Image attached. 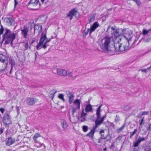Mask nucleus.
Here are the masks:
<instances>
[{
  "label": "nucleus",
  "instance_id": "obj_1",
  "mask_svg": "<svg viewBox=\"0 0 151 151\" xmlns=\"http://www.w3.org/2000/svg\"><path fill=\"white\" fill-rule=\"evenodd\" d=\"M114 36L115 38L116 42H118L124 38L128 42L132 37V32L130 30L128 29L122 30L118 29L115 31Z\"/></svg>",
  "mask_w": 151,
  "mask_h": 151
},
{
  "label": "nucleus",
  "instance_id": "obj_2",
  "mask_svg": "<svg viewBox=\"0 0 151 151\" xmlns=\"http://www.w3.org/2000/svg\"><path fill=\"white\" fill-rule=\"evenodd\" d=\"M116 42L114 35L112 37L106 36L99 40V44L102 51L108 52L111 45L113 44L114 45Z\"/></svg>",
  "mask_w": 151,
  "mask_h": 151
},
{
  "label": "nucleus",
  "instance_id": "obj_3",
  "mask_svg": "<svg viewBox=\"0 0 151 151\" xmlns=\"http://www.w3.org/2000/svg\"><path fill=\"white\" fill-rule=\"evenodd\" d=\"M49 42V40L46 38V35L42 34L40 38L38 45L36 46L37 50H40L42 48L44 49L47 47V43Z\"/></svg>",
  "mask_w": 151,
  "mask_h": 151
},
{
  "label": "nucleus",
  "instance_id": "obj_4",
  "mask_svg": "<svg viewBox=\"0 0 151 151\" xmlns=\"http://www.w3.org/2000/svg\"><path fill=\"white\" fill-rule=\"evenodd\" d=\"M15 37V35L10 32L9 30L6 29L4 35V40L5 41V44H7L11 42V44Z\"/></svg>",
  "mask_w": 151,
  "mask_h": 151
},
{
  "label": "nucleus",
  "instance_id": "obj_5",
  "mask_svg": "<svg viewBox=\"0 0 151 151\" xmlns=\"http://www.w3.org/2000/svg\"><path fill=\"white\" fill-rule=\"evenodd\" d=\"M119 41L118 42L116 41L115 43L114 47L116 51H123L127 49L128 42H126L119 44Z\"/></svg>",
  "mask_w": 151,
  "mask_h": 151
},
{
  "label": "nucleus",
  "instance_id": "obj_6",
  "mask_svg": "<svg viewBox=\"0 0 151 151\" xmlns=\"http://www.w3.org/2000/svg\"><path fill=\"white\" fill-rule=\"evenodd\" d=\"M101 106H100L96 110V115L97 118L95 121V129L99 125H100L104 121L105 116L101 118L100 112Z\"/></svg>",
  "mask_w": 151,
  "mask_h": 151
},
{
  "label": "nucleus",
  "instance_id": "obj_7",
  "mask_svg": "<svg viewBox=\"0 0 151 151\" xmlns=\"http://www.w3.org/2000/svg\"><path fill=\"white\" fill-rule=\"evenodd\" d=\"M8 61L6 56L0 54V72L3 70L6 67Z\"/></svg>",
  "mask_w": 151,
  "mask_h": 151
},
{
  "label": "nucleus",
  "instance_id": "obj_8",
  "mask_svg": "<svg viewBox=\"0 0 151 151\" xmlns=\"http://www.w3.org/2000/svg\"><path fill=\"white\" fill-rule=\"evenodd\" d=\"M81 100L78 99H76L74 100V101L72 104L70 106L72 108V112L73 114L80 108Z\"/></svg>",
  "mask_w": 151,
  "mask_h": 151
},
{
  "label": "nucleus",
  "instance_id": "obj_9",
  "mask_svg": "<svg viewBox=\"0 0 151 151\" xmlns=\"http://www.w3.org/2000/svg\"><path fill=\"white\" fill-rule=\"evenodd\" d=\"M99 27V23L97 22H95L91 25L89 29H86L84 31V32L86 34L89 32L90 34L91 35L92 32L94 31L95 29Z\"/></svg>",
  "mask_w": 151,
  "mask_h": 151
},
{
  "label": "nucleus",
  "instance_id": "obj_10",
  "mask_svg": "<svg viewBox=\"0 0 151 151\" xmlns=\"http://www.w3.org/2000/svg\"><path fill=\"white\" fill-rule=\"evenodd\" d=\"M38 4L39 6L40 5L38 0H30L28 3L27 6L29 9H35Z\"/></svg>",
  "mask_w": 151,
  "mask_h": 151
},
{
  "label": "nucleus",
  "instance_id": "obj_11",
  "mask_svg": "<svg viewBox=\"0 0 151 151\" xmlns=\"http://www.w3.org/2000/svg\"><path fill=\"white\" fill-rule=\"evenodd\" d=\"M38 101V100L35 98H28L25 101L26 104L29 106L32 105Z\"/></svg>",
  "mask_w": 151,
  "mask_h": 151
},
{
  "label": "nucleus",
  "instance_id": "obj_12",
  "mask_svg": "<svg viewBox=\"0 0 151 151\" xmlns=\"http://www.w3.org/2000/svg\"><path fill=\"white\" fill-rule=\"evenodd\" d=\"M79 16V13L75 9L71 10L67 15V17H70V20L72 19L73 16H75L76 17H78Z\"/></svg>",
  "mask_w": 151,
  "mask_h": 151
},
{
  "label": "nucleus",
  "instance_id": "obj_13",
  "mask_svg": "<svg viewBox=\"0 0 151 151\" xmlns=\"http://www.w3.org/2000/svg\"><path fill=\"white\" fill-rule=\"evenodd\" d=\"M40 137V134L37 133L35 134L33 137V140L35 142V145L37 147H40L42 145V144L40 142H38L37 140V139Z\"/></svg>",
  "mask_w": 151,
  "mask_h": 151
},
{
  "label": "nucleus",
  "instance_id": "obj_14",
  "mask_svg": "<svg viewBox=\"0 0 151 151\" xmlns=\"http://www.w3.org/2000/svg\"><path fill=\"white\" fill-rule=\"evenodd\" d=\"M87 114L84 111V109H83L82 112L81 113H79L77 116L78 119L81 122H84L86 119L85 116Z\"/></svg>",
  "mask_w": 151,
  "mask_h": 151
},
{
  "label": "nucleus",
  "instance_id": "obj_15",
  "mask_svg": "<svg viewBox=\"0 0 151 151\" xmlns=\"http://www.w3.org/2000/svg\"><path fill=\"white\" fill-rule=\"evenodd\" d=\"M3 122L6 125H8L11 123V121L9 115L5 114L3 118Z\"/></svg>",
  "mask_w": 151,
  "mask_h": 151
},
{
  "label": "nucleus",
  "instance_id": "obj_16",
  "mask_svg": "<svg viewBox=\"0 0 151 151\" xmlns=\"http://www.w3.org/2000/svg\"><path fill=\"white\" fill-rule=\"evenodd\" d=\"M28 27L26 26H24L23 29L21 30L22 34L23 37L24 38H27L28 35Z\"/></svg>",
  "mask_w": 151,
  "mask_h": 151
},
{
  "label": "nucleus",
  "instance_id": "obj_17",
  "mask_svg": "<svg viewBox=\"0 0 151 151\" xmlns=\"http://www.w3.org/2000/svg\"><path fill=\"white\" fill-rule=\"evenodd\" d=\"M15 142V139L12 137H8L6 140V145L10 146L13 144Z\"/></svg>",
  "mask_w": 151,
  "mask_h": 151
},
{
  "label": "nucleus",
  "instance_id": "obj_18",
  "mask_svg": "<svg viewBox=\"0 0 151 151\" xmlns=\"http://www.w3.org/2000/svg\"><path fill=\"white\" fill-rule=\"evenodd\" d=\"M56 72L57 74L59 75L66 76V70L62 69H56Z\"/></svg>",
  "mask_w": 151,
  "mask_h": 151
},
{
  "label": "nucleus",
  "instance_id": "obj_19",
  "mask_svg": "<svg viewBox=\"0 0 151 151\" xmlns=\"http://www.w3.org/2000/svg\"><path fill=\"white\" fill-rule=\"evenodd\" d=\"M7 25L11 26L14 24V20L11 18H6L5 19Z\"/></svg>",
  "mask_w": 151,
  "mask_h": 151
},
{
  "label": "nucleus",
  "instance_id": "obj_20",
  "mask_svg": "<svg viewBox=\"0 0 151 151\" xmlns=\"http://www.w3.org/2000/svg\"><path fill=\"white\" fill-rule=\"evenodd\" d=\"M69 103L70 106L72 104L73 102L74 101V96L72 93H70L68 96Z\"/></svg>",
  "mask_w": 151,
  "mask_h": 151
},
{
  "label": "nucleus",
  "instance_id": "obj_21",
  "mask_svg": "<svg viewBox=\"0 0 151 151\" xmlns=\"http://www.w3.org/2000/svg\"><path fill=\"white\" fill-rule=\"evenodd\" d=\"M145 139L144 138H141L139 137L138 139L135 142L134 144V146L135 147H137L140 144V142L142 141L145 140Z\"/></svg>",
  "mask_w": 151,
  "mask_h": 151
},
{
  "label": "nucleus",
  "instance_id": "obj_22",
  "mask_svg": "<svg viewBox=\"0 0 151 151\" xmlns=\"http://www.w3.org/2000/svg\"><path fill=\"white\" fill-rule=\"evenodd\" d=\"M34 29L35 31L40 32L42 30V27L41 25L37 24L34 26Z\"/></svg>",
  "mask_w": 151,
  "mask_h": 151
},
{
  "label": "nucleus",
  "instance_id": "obj_23",
  "mask_svg": "<svg viewBox=\"0 0 151 151\" xmlns=\"http://www.w3.org/2000/svg\"><path fill=\"white\" fill-rule=\"evenodd\" d=\"M85 110L86 112L92 111V109L91 106L89 104L86 105V106Z\"/></svg>",
  "mask_w": 151,
  "mask_h": 151
},
{
  "label": "nucleus",
  "instance_id": "obj_24",
  "mask_svg": "<svg viewBox=\"0 0 151 151\" xmlns=\"http://www.w3.org/2000/svg\"><path fill=\"white\" fill-rule=\"evenodd\" d=\"M61 124L62 127L64 129H66L68 127V124L65 120H63L61 122Z\"/></svg>",
  "mask_w": 151,
  "mask_h": 151
},
{
  "label": "nucleus",
  "instance_id": "obj_25",
  "mask_svg": "<svg viewBox=\"0 0 151 151\" xmlns=\"http://www.w3.org/2000/svg\"><path fill=\"white\" fill-rule=\"evenodd\" d=\"M104 133V130H102L100 131V133L101 134V137L102 138H104L105 139H106L107 140H109V139L110 138V137L109 135H108L106 137H104V135H103V134Z\"/></svg>",
  "mask_w": 151,
  "mask_h": 151
},
{
  "label": "nucleus",
  "instance_id": "obj_26",
  "mask_svg": "<svg viewBox=\"0 0 151 151\" xmlns=\"http://www.w3.org/2000/svg\"><path fill=\"white\" fill-rule=\"evenodd\" d=\"M148 26L150 27V29H148V30L144 29L143 30L142 34L143 35H145L148 33L151 30V24L148 25Z\"/></svg>",
  "mask_w": 151,
  "mask_h": 151
},
{
  "label": "nucleus",
  "instance_id": "obj_27",
  "mask_svg": "<svg viewBox=\"0 0 151 151\" xmlns=\"http://www.w3.org/2000/svg\"><path fill=\"white\" fill-rule=\"evenodd\" d=\"M95 20V17L93 15L90 16L88 18L89 23L93 22Z\"/></svg>",
  "mask_w": 151,
  "mask_h": 151
},
{
  "label": "nucleus",
  "instance_id": "obj_28",
  "mask_svg": "<svg viewBox=\"0 0 151 151\" xmlns=\"http://www.w3.org/2000/svg\"><path fill=\"white\" fill-rule=\"evenodd\" d=\"M58 98L61 100L63 102L65 101V99L64 97V95L63 94H60L58 96Z\"/></svg>",
  "mask_w": 151,
  "mask_h": 151
},
{
  "label": "nucleus",
  "instance_id": "obj_29",
  "mask_svg": "<svg viewBox=\"0 0 151 151\" xmlns=\"http://www.w3.org/2000/svg\"><path fill=\"white\" fill-rule=\"evenodd\" d=\"M95 127H94V129L91 130L90 132L87 134L88 136L92 137L93 136L94 133V130L96 129H95Z\"/></svg>",
  "mask_w": 151,
  "mask_h": 151
},
{
  "label": "nucleus",
  "instance_id": "obj_30",
  "mask_svg": "<svg viewBox=\"0 0 151 151\" xmlns=\"http://www.w3.org/2000/svg\"><path fill=\"white\" fill-rule=\"evenodd\" d=\"M125 125H123L120 128L117 129L116 132H117L119 133L121 132L124 127Z\"/></svg>",
  "mask_w": 151,
  "mask_h": 151
},
{
  "label": "nucleus",
  "instance_id": "obj_31",
  "mask_svg": "<svg viewBox=\"0 0 151 151\" xmlns=\"http://www.w3.org/2000/svg\"><path fill=\"white\" fill-rule=\"evenodd\" d=\"M66 76H68L70 77H72L73 76L72 73L69 71L66 70Z\"/></svg>",
  "mask_w": 151,
  "mask_h": 151
},
{
  "label": "nucleus",
  "instance_id": "obj_32",
  "mask_svg": "<svg viewBox=\"0 0 151 151\" xmlns=\"http://www.w3.org/2000/svg\"><path fill=\"white\" fill-rule=\"evenodd\" d=\"M83 131L85 132H86L88 129L87 127L86 126H83Z\"/></svg>",
  "mask_w": 151,
  "mask_h": 151
},
{
  "label": "nucleus",
  "instance_id": "obj_33",
  "mask_svg": "<svg viewBox=\"0 0 151 151\" xmlns=\"http://www.w3.org/2000/svg\"><path fill=\"white\" fill-rule=\"evenodd\" d=\"M11 63H11L12 67H11V69L10 71V73H11L12 70V69L13 66H14V65H15V63L14 62L12 61Z\"/></svg>",
  "mask_w": 151,
  "mask_h": 151
},
{
  "label": "nucleus",
  "instance_id": "obj_34",
  "mask_svg": "<svg viewBox=\"0 0 151 151\" xmlns=\"http://www.w3.org/2000/svg\"><path fill=\"white\" fill-rule=\"evenodd\" d=\"M4 29L2 27H1L0 29V35H1L4 32Z\"/></svg>",
  "mask_w": 151,
  "mask_h": 151
},
{
  "label": "nucleus",
  "instance_id": "obj_35",
  "mask_svg": "<svg viewBox=\"0 0 151 151\" xmlns=\"http://www.w3.org/2000/svg\"><path fill=\"white\" fill-rule=\"evenodd\" d=\"M137 131V129H135L134 130V132H132V134H131V136H133Z\"/></svg>",
  "mask_w": 151,
  "mask_h": 151
},
{
  "label": "nucleus",
  "instance_id": "obj_36",
  "mask_svg": "<svg viewBox=\"0 0 151 151\" xmlns=\"http://www.w3.org/2000/svg\"><path fill=\"white\" fill-rule=\"evenodd\" d=\"M139 70L141 71H142V72H145V73H146V72L147 71V70L146 69H140Z\"/></svg>",
  "mask_w": 151,
  "mask_h": 151
},
{
  "label": "nucleus",
  "instance_id": "obj_37",
  "mask_svg": "<svg viewBox=\"0 0 151 151\" xmlns=\"http://www.w3.org/2000/svg\"><path fill=\"white\" fill-rule=\"evenodd\" d=\"M148 114V112L147 111H145L142 113V115H147Z\"/></svg>",
  "mask_w": 151,
  "mask_h": 151
},
{
  "label": "nucleus",
  "instance_id": "obj_38",
  "mask_svg": "<svg viewBox=\"0 0 151 151\" xmlns=\"http://www.w3.org/2000/svg\"><path fill=\"white\" fill-rule=\"evenodd\" d=\"M21 136H18V137H17V138L16 139V141H19L21 139Z\"/></svg>",
  "mask_w": 151,
  "mask_h": 151
},
{
  "label": "nucleus",
  "instance_id": "obj_39",
  "mask_svg": "<svg viewBox=\"0 0 151 151\" xmlns=\"http://www.w3.org/2000/svg\"><path fill=\"white\" fill-rule=\"evenodd\" d=\"M0 111L2 114H3L4 112V110L3 108L0 109Z\"/></svg>",
  "mask_w": 151,
  "mask_h": 151
},
{
  "label": "nucleus",
  "instance_id": "obj_40",
  "mask_svg": "<svg viewBox=\"0 0 151 151\" xmlns=\"http://www.w3.org/2000/svg\"><path fill=\"white\" fill-rule=\"evenodd\" d=\"M143 120H144V119L143 118L141 120V122L139 124V125H141L142 124V122L143 121Z\"/></svg>",
  "mask_w": 151,
  "mask_h": 151
},
{
  "label": "nucleus",
  "instance_id": "obj_41",
  "mask_svg": "<svg viewBox=\"0 0 151 151\" xmlns=\"http://www.w3.org/2000/svg\"><path fill=\"white\" fill-rule=\"evenodd\" d=\"M14 2H15L14 6H15V7L16 6L17 4L18 3L17 2L16 0H14Z\"/></svg>",
  "mask_w": 151,
  "mask_h": 151
},
{
  "label": "nucleus",
  "instance_id": "obj_42",
  "mask_svg": "<svg viewBox=\"0 0 151 151\" xmlns=\"http://www.w3.org/2000/svg\"><path fill=\"white\" fill-rule=\"evenodd\" d=\"M150 24H148V25H147L146 26V28H147V29H147L148 30V29H150V27L149 26H148V25H150Z\"/></svg>",
  "mask_w": 151,
  "mask_h": 151
},
{
  "label": "nucleus",
  "instance_id": "obj_43",
  "mask_svg": "<svg viewBox=\"0 0 151 151\" xmlns=\"http://www.w3.org/2000/svg\"><path fill=\"white\" fill-rule=\"evenodd\" d=\"M45 1V0H41V1L42 4L44 3V2Z\"/></svg>",
  "mask_w": 151,
  "mask_h": 151
},
{
  "label": "nucleus",
  "instance_id": "obj_44",
  "mask_svg": "<svg viewBox=\"0 0 151 151\" xmlns=\"http://www.w3.org/2000/svg\"><path fill=\"white\" fill-rule=\"evenodd\" d=\"M111 29L112 31L114 30V28L113 27H111Z\"/></svg>",
  "mask_w": 151,
  "mask_h": 151
},
{
  "label": "nucleus",
  "instance_id": "obj_45",
  "mask_svg": "<svg viewBox=\"0 0 151 151\" xmlns=\"http://www.w3.org/2000/svg\"><path fill=\"white\" fill-rule=\"evenodd\" d=\"M110 26H109L108 27L107 29V31H108L109 30V29H110Z\"/></svg>",
  "mask_w": 151,
  "mask_h": 151
},
{
  "label": "nucleus",
  "instance_id": "obj_46",
  "mask_svg": "<svg viewBox=\"0 0 151 151\" xmlns=\"http://www.w3.org/2000/svg\"><path fill=\"white\" fill-rule=\"evenodd\" d=\"M149 128L150 129H151V124L149 126Z\"/></svg>",
  "mask_w": 151,
  "mask_h": 151
},
{
  "label": "nucleus",
  "instance_id": "obj_47",
  "mask_svg": "<svg viewBox=\"0 0 151 151\" xmlns=\"http://www.w3.org/2000/svg\"><path fill=\"white\" fill-rule=\"evenodd\" d=\"M106 148H104L103 149V150H104V151H106Z\"/></svg>",
  "mask_w": 151,
  "mask_h": 151
},
{
  "label": "nucleus",
  "instance_id": "obj_48",
  "mask_svg": "<svg viewBox=\"0 0 151 151\" xmlns=\"http://www.w3.org/2000/svg\"><path fill=\"white\" fill-rule=\"evenodd\" d=\"M1 133H2V132H3V131H2V130H1Z\"/></svg>",
  "mask_w": 151,
  "mask_h": 151
},
{
  "label": "nucleus",
  "instance_id": "obj_49",
  "mask_svg": "<svg viewBox=\"0 0 151 151\" xmlns=\"http://www.w3.org/2000/svg\"><path fill=\"white\" fill-rule=\"evenodd\" d=\"M76 77H75L74 78H76Z\"/></svg>",
  "mask_w": 151,
  "mask_h": 151
}]
</instances>
